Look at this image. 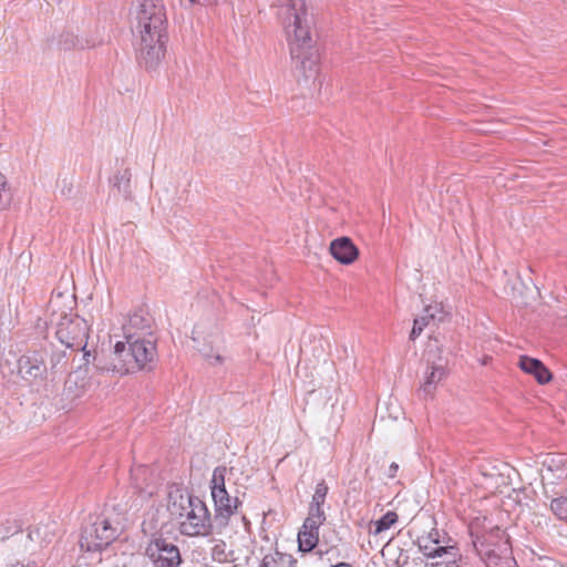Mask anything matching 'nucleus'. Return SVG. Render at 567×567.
Instances as JSON below:
<instances>
[{
	"label": "nucleus",
	"mask_w": 567,
	"mask_h": 567,
	"mask_svg": "<svg viewBox=\"0 0 567 567\" xmlns=\"http://www.w3.org/2000/svg\"><path fill=\"white\" fill-rule=\"evenodd\" d=\"M333 567H351V566L349 564H347V563H339V564H337Z\"/></svg>",
	"instance_id": "38"
},
{
	"label": "nucleus",
	"mask_w": 567,
	"mask_h": 567,
	"mask_svg": "<svg viewBox=\"0 0 567 567\" xmlns=\"http://www.w3.org/2000/svg\"><path fill=\"white\" fill-rule=\"evenodd\" d=\"M518 365L525 373L532 374L539 384H547L553 378L551 372L538 359L522 355Z\"/></svg>",
	"instance_id": "14"
},
{
	"label": "nucleus",
	"mask_w": 567,
	"mask_h": 567,
	"mask_svg": "<svg viewBox=\"0 0 567 567\" xmlns=\"http://www.w3.org/2000/svg\"><path fill=\"white\" fill-rule=\"evenodd\" d=\"M148 467L145 466V465H140L137 467H135L134 470H132V480L134 482V485L137 489H140L141 492L145 489V486L140 483V480L141 478H144L146 476V474L148 473Z\"/></svg>",
	"instance_id": "30"
},
{
	"label": "nucleus",
	"mask_w": 567,
	"mask_h": 567,
	"mask_svg": "<svg viewBox=\"0 0 567 567\" xmlns=\"http://www.w3.org/2000/svg\"><path fill=\"white\" fill-rule=\"evenodd\" d=\"M446 377V370L442 364L432 365L431 371L426 372L424 383L422 385L425 394H431L437 383Z\"/></svg>",
	"instance_id": "18"
},
{
	"label": "nucleus",
	"mask_w": 567,
	"mask_h": 567,
	"mask_svg": "<svg viewBox=\"0 0 567 567\" xmlns=\"http://www.w3.org/2000/svg\"><path fill=\"white\" fill-rule=\"evenodd\" d=\"M227 473V468L225 466H217L213 471L212 480H210V494L212 496H216L219 494H224L227 492L225 486V476Z\"/></svg>",
	"instance_id": "21"
},
{
	"label": "nucleus",
	"mask_w": 567,
	"mask_h": 567,
	"mask_svg": "<svg viewBox=\"0 0 567 567\" xmlns=\"http://www.w3.org/2000/svg\"><path fill=\"white\" fill-rule=\"evenodd\" d=\"M279 1L291 59L303 71H311L317 60L310 35L306 2L305 0Z\"/></svg>",
	"instance_id": "2"
},
{
	"label": "nucleus",
	"mask_w": 567,
	"mask_h": 567,
	"mask_svg": "<svg viewBox=\"0 0 567 567\" xmlns=\"http://www.w3.org/2000/svg\"><path fill=\"white\" fill-rule=\"evenodd\" d=\"M68 364L66 354L64 351H54L50 358V367H48V378L54 380L58 374L65 371Z\"/></svg>",
	"instance_id": "20"
},
{
	"label": "nucleus",
	"mask_w": 567,
	"mask_h": 567,
	"mask_svg": "<svg viewBox=\"0 0 567 567\" xmlns=\"http://www.w3.org/2000/svg\"><path fill=\"white\" fill-rule=\"evenodd\" d=\"M141 320H142V318H141L140 316H136V315H135V316H133V317L130 319V322H131V324L136 326V324H137V322H138V321H141Z\"/></svg>",
	"instance_id": "36"
},
{
	"label": "nucleus",
	"mask_w": 567,
	"mask_h": 567,
	"mask_svg": "<svg viewBox=\"0 0 567 567\" xmlns=\"http://www.w3.org/2000/svg\"><path fill=\"white\" fill-rule=\"evenodd\" d=\"M319 527L320 525L315 524V526L310 528L307 522H303L298 533V546L300 551L310 553L318 545Z\"/></svg>",
	"instance_id": "16"
},
{
	"label": "nucleus",
	"mask_w": 567,
	"mask_h": 567,
	"mask_svg": "<svg viewBox=\"0 0 567 567\" xmlns=\"http://www.w3.org/2000/svg\"><path fill=\"white\" fill-rule=\"evenodd\" d=\"M398 470H399V465L395 462L391 463V465L389 466V471H388V477H390V478L395 477Z\"/></svg>",
	"instance_id": "35"
},
{
	"label": "nucleus",
	"mask_w": 567,
	"mask_h": 567,
	"mask_svg": "<svg viewBox=\"0 0 567 567\" xmlns=\"http://www.w3.org/2000/svg\"><path fill=\"white\" fill-rule=\"evenodd\" d=\"M443 312V308L441 303H433L429 305L424 308V315L426 318L431 320H442V316H440Z\"/></svg>",
	"instance_id": "31"
},
{
	"label": "nucleus",
	"mask_w": 567,
	"mask_h": 567,
	"mask_svg": "<svg viewBox=\"0 0 567 567\" xmlns=\"http://www.w3.org/2000/svg\"><path fill=\"white\" fill-rule=\"evenodd\" d=\"M89 324L76 313L61 315L55 336L65 348L74 351H85L89 338Z\"/></svg>",
	"instance_id": "5"
},
{
	"label": "nucleus",
	"mask_w": 567,
	"mask_h": 567,
	"mask_svg": "<svg viewBox=\"0 0 567 567\" xmlns=\"http://www.w3.org/2000/svg\"><path fill=\"white\" fill-rule=\"evenodd\" d=\"M92 379L89 375L87 368H79L69 375L65 381V389L74 396H81L85 391L92 388Z\"/></svg>",
	"instance_id": "15"
},
{
	"label": "nucleus",
	"mask_w": 567,
	"mask_h": 567,
	"mask_svg": "<svg viewBox=\"0 0 567 567\" xmlns=\"http://www.w3.org/2000/svg\"><path fill=\"white\" fill-rule=\"evenodd\" d=\"M132 360H134V358L131 354L130 343H126V340L118 341L114 346L111 362L105 364L97 363L96 369L102 372H113L120 375H125L138 371V369H131V367L127 365H131Z\"/></svg>",
	"instance_id": "10"
},
{
	"label": "nucleus",
	"mask_w": 567,
	"mask_h": 567,
	"mask_svg": "<svg viewBox=\"0 0 567 567\" xmlns=\"http://www.w3.org/2000/svg\"><path fill=\"white\" fill-rule=\"evenodd\" d=\"M295 560L290 555L275 551L264 556L259 567H292Z\"/></svg>",
	"instance_id": "19"
},
{
	"label": "nucleus",
	"mask_w": 567,
	"mask_h": 567,
	"mask_svg": "<svg viewBox=\"0 0 567 567\" xmlns=\"http://www.w3.org/2000/svg\"><path fill=\"white\" fill-rule=\"evenodd\" d=\"M58 47L60 50H71L80 47L79 39L71 32H65L60 35ZM83 48V45H81Z\"/></svg>",
	"instance_id": "26"
},
{
	"label": "nucleus",
	"mask_w": 567,
	"mask_h": 567,
	"mask_svg": "<svg viewBox=\"0 0 567 567\" xmlns=\"http://www.w3.org/2000/svg\"><path fill=\"white\" fill-rule=\"evenodd\" d=\"M11 567H35V566L34 565H30V564L24 565L23 563L17 561Z\"/></svg>",
	"instance_id": "37"
},
{
	"label": "nucleus",
	"mask_w": 567,
	"mask_h": 567,
	"mask_svg": "<svg viewBox=\"0 0 567 567\" xmlns=\"http://www.w3.org/2000/svg\"><path fill=\"white\" fill-rule=\"evenodd\" d=\"M48 353L45 350L29 351L18 360L19 375L30 382L48 380Z\"/></svg>",
	"instance_id": "8"
},
{
	"label": "nucleus",
	"mask_w": 567,
	"mask_h": 567,
	"mask_svg": "<svg viewBox=\"0 0 567 567\" xmlns=\"http://www.w3.org/2000/svg\"><path fill=\"white\" fill-rule=\"evenodd\" d=\"M28 537L32 542H39L40 545L43 546V545H48V544L52 543V540L54 538V533L47 525L37 526L29 530Z\"/></svg>",
	"instance_id": "22"
},
{
	"label": "nucleus",
	"mask_w": 567,
	"mask_h": 567,
	"mask_svg": "<svg viewBox=\"0 0 567 567\" xmlns=\"http://www.w3.org/2000/svg\"><path fill=\"white\" fill-rule=\"evenodd\" d=\"M398 520V515L395 512L389 511L385 513L380 519L375 522V530L374 534H380L390 527H392Z\"/></svg>",
	"instance_id": "25"
},
{
	"label": "nucleus",
	"mask_w": 567,
	"mask_h": 567,
	"mask_svg": "<svg viewBox=\"0 0 567 567\" xmlns=\"http://www.w3.org/2000/svg\"><path fill=\"white\" fill-rule=\"evenodd\" d=\"M136 59L146 70H155L166 53V13L161 0H135Z\"/></svg>",
	"instance_id": "1"
},
{
	"label": "nucleus",
	"mask_w": 567,
	"mask_h": 567,
	"mask_svg": "<svg viewBox=\"0 0 567 567\" xmlns=\"http://www.w3.org/2000/svg\"><path fill=\"white\" fill-rule=\"evenodd\" d=\"M126 343H130L131 354L134 360L131 362V369L152 370L157 357L155 341L128 334L125 337ZM130 367V364H127Z\"/></svg>",
	"instance_id": "9"
},
{
	"label": "nucleus",
	"mask_w": 567,
	"mask_h": 567,
	"mask_svg": "<svg viewBox=\"0 0 567 567\" xmlns=\"http://www.w3.org/2000/svg\"><path fill=\"white\" fill-rule=\"evenodd\" d=\"M117 537V527L104 517H97L86 526L80 537V547L87 553H97L106 548Z\"/></svg>",
	"instance_id": "6"
},
{
	"label": "nucleus",
	"mask_w": 567,
	"mask_h": 567,
	"mask_svg": "<svg viewBox=\"0 0 567 567\" xmlns=\"http://www.w3.org/2000/svg\"><path fill=\"white\" fill-rule=\"evenodd\" d=\"M430 320L425 315H422L414 319L413 328L410 333V339L415 340L424 330V328L429 324Z\"/></svg>",
	"instance_id": "29"
},
{
	"label": "nucleus",
	"mask_w": 567,
	"mask_h": 567,
	"mask_svg": "<svg viewBox=\"0 0 567 567\" xmlns=\"http://www.w3.org/2000/svg\"><path fill=\"white\" fill-rule=\"evenodd\" d=\"M326 513L322 506L310 504L308 516L305 522H307V525L311 528L315 524L321 526L326 522Z\"/></svg>",
	"instance_id": "23"
},
{
	"label": "nucleus",
	"mask_w": 567,
	"mask_h": 567,
	"mask_svg": "<svg viewBox=\"0 0 567 567\" xmlns=\"http://www.w3.org/2000/svg\"><path fill=\"white\" fill-rule=\"evenodd\" d=\"M11 202V193L8 187L6 176L0 173V210L9 206Z\"/></svg>",
	"instance_id": "28"
},
{
	"label": "nucleus",
	"mask_w": 567,
	"mask_h": 567,
	"mask_svg": "<svg viewBox=\"0 0 567 567\" xmlns=\"http://www.w3.org/2000/svg\"><path fill=\"white\" fill-rule=\"evenodd\" d=\"M186 506L179 514V532L190 537L209 536L217 534L215 522L210 516L206 504L197 496L189 495L186 498Z\"/></svg>",
	"instance_id": "4"
},
{
	"label": "nucleus",
	"mask_w": 567,
	"mask_h": 567,
	"mask_svg": "<svg viewBox=\"0 0 567 567\" xmlns=\"http://www.w3.org/2000/svg\"><path fill=\"white\" fill-rule=\"evenodd\" d=\"M212 556L214 560L219 563L227 560V555L225 553V543L217 544L213 547Z\"/></svg>",
	"instance_id": "32"
},
{
	"label": "nucleus",
	"mask_w": 567,
	"mask_h": 567,
	"mask_svg": "<svg viewBox=\"0 0 567 567\" xmlns=\"http://www.w3.org/2000/svg\"><path fill=\"white\" fill-rule=\"evenodd\" d=\"M204 357L208 360L209 364H221L223 363V357L219 353L210 354V353H204Z\"/></svg>",
	"instance_id": "33"
},
{
	"label": "nucleus",
	"mask_w": 567,
	"mask_h": 567,
	"mask_svg": "<svg viewBox=\"0 0 567 567\" xmlns=\"http://www.w3.org/2000/svg\"><path fill=\"white\" fill-rule=\"evenodd\" d=\"M470 533L473 545L486 567H506L512 563L509 539L502 528L494 526L481 533L477 524L473 523Z\"/></svg>",
	"instance_id": "3"
},
{
	"label": "nucleus",
	"mask_w": 567,
	"mask_h": 567,
	"mask_svg": "<svg viewBox=\"0 0 567 567\" xmlns=\"http://www.w3.org/2000/svg\"><path fill=\"white\" fill-rule=\"evenodd\" d=\"M550 509L557 518L567 520V496L551 499Z\"/></svg>",
	"instance_id": "24"
},
{
	"label": "nucleus",
	"mask_w": 567,
	"mask_h": 567,
	"mask_svg": "<svg viewBox=\"0 0 567 567\" xmlns=\"http://www.w3.org/2000/svg\"><path fill=\"white\" fill-rule=\"evenodd\" d=\"M111 184L112 187L124 197V199H133L132 172L128 167L116 172L111 179Z\"/></svg>",
	"instance_id": "17"
},
{
	"label": "nucleus",
	"mask_w": 567,
	"mask_h": 567,
	"mask_svg": "<svg viewBox=\"0 0 567 567\" xmlns=\"http://www.w3.org/2000/svg\"><path fill=\"white\" fill-rule=\"evenodd\" d=\"M449 559L446 560V567H458L457 559L460 558L458 549L456 548L455 555H446Z\"/></svg>",
	"instance_id": "34"
},
{
	"label": "nucleus",
	"mask_w": 567,
	"mask_h": 567,
	"mask_svg": "<svg viewBox=\"0 0 567 567\" xmlns=\"http://www.w3.org/2000/svg\"><path fill=\"white\" fill-rule=\"evenodd\" d=\"M145 555L155 567H177L182 563L178 547L162 536L150 540L145 548Z\"/></svg>",
	"instance_id": "7"
},
{
	"label": "nucleus",
	"mask_w": 567,
	"mask_h": 567,
	"mask_svg": "<svg viewBox=\"0 0 567 567\" xmlns=\"http://www.w3.org/2000/svg\"><path fill=\"white\" fill-rule=\"evenodd\" d=\"M214 501V522L217 534H220L229 524L230 517L236 513L241 504L237 497H230L228 492L212 496Z\"/></svg>",
	"instance_id": "11"
},
{
	"label": "nucleus",
	"mask_w": 567,
	"mask_h": 567,
	"mask_svg": "<svg viewBox=\"0 0 567 567\" xmlns=\"http://www.w3.org/2000/svg\"><path fill=\"white\" fill-rule=\"evenodd\" d=\"M328 491H329V487L326 484V482L324 481L319 482L316 485V489L312 495V499H311L310 504L323 506Z\"/></svg>",
	"instance_id": "27"
},
{
	"label": "nucleus",
	"mask_w": 567,
	"mask_h": 567,
	"mask_svg": "<svg viewBox=\"0 0 567 567\" xmlns=\"http://www.w3.org/2000/svg\"><path fill=\"white\" fill-rule=\"evenodd\" d=\"M420 551L427 558L455 555V546H440L439 532L433 528L427 535H422L416 540Z\"/></svg>",
	"instance_id": "12"
},
{
	"label": "nucleus",
	"mask_w": 567,
	"mask_h": 567,
	"mask_svg": "<svg viewBox=\"0 0 567 567\" xmlns=\"http://www.w3.org/2000/svg\"><path fill=\"white\" fill-rule=\"evenodd\" d=\"M331 256L342 265H351L359 257V249L349 237H339L330 243Z\"/></svg>",
	"instance_id": "13"
}]
</instances>
